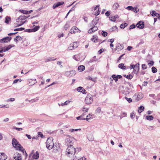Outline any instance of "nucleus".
Masks as SVG:
<instances>
[{"label":"nucleus","instance_id":"e2e57ef3","mask_svg":"<svg viewBox=\"0 0 160 160\" xmlns=\"http://www.w3.org/2000/svg\"><path fill=\"white\" fill-rule=\"evenodd\" d=\"M114 41V39L112 38L108 40V42H110L111 43H112Z\"/></svg>","mask_w":160,"mask_h":160},{"label":"nucleus","instance_id":"79ce46f5","mask_svg":"<svg viewBox=\"0 0 160 160\" xmlns=\"http://www.w3.org/2000/svg\"><path fill=\"white\" fill-rule=\"evenodd\" d=\"M101 110L100 107H98L96 110V113H100Z\"/></svg>","mask_w":160,"mask_h":160},{"label":"nucleus","instance_id":"338daca9","mask_svg":"<svg viewBox=\"0 0 160 160\" xmlns=\"http://www.w3.org/2000/svg\"><path fill=\"white\" fill-rule=\"evenodd\" d=\"M135 114L133 112L131 114L130 117L132 118H133L134 117Z\"/></svg>","mask_w":160,"mask_h":160},{"label":"nucleus","instance_id":"2f4dec72","mask_svg":"<svg viewBox=\"0 0 160 160\" xmlns=\"http://www.w3.org/2000/svg\"><path fill=\"white\" fill-rule=\"evenodd\" d=\"M92 118V115L90 114H89L86 117V118H85V120L87 121H88L89 119Z\"/></svg>","mask_w":160,"mask_h":160},{"label":"nucleus","instance_id":"603ef678","mask_svg":"<svg viewBox=\"0 0 160 160\" xmlns=\"http://www.w3.org/2000/svg\"><path fill=\"white\" fill-rule=\"evenodd\" d=\"M18 81H19V82H21L22 81V80H21V79H15V80L13 82V83H14V84L16 83Z\"/></svg>","mask_w":160,"mask_h":160},{"label":"nucleus","instance_id":"37998d69","mask_svg":"<svg viewBox=\"0 0 160 160\" xmlns=\"http://www.w3.org/2000/svg\"><path fill=\"white\" fill-rule=\"evenodd\" d=\"M25 28H18L15 29L14 30V31H22L24 30Z\"/></svg>","mask_w":160,"mask_h":160},{"label":"nucleus","instance_id":"412c9836","mask_svg":"<svg viewBox=\"0 0 160 160\" xmlns=\"http://www.w3.org/2000/svg\"><path fill=\"white\" fill-rule=\"evenodd\" d=\"M56 59V58H54L53 57H50L48 58H47L45 59V62H48L50 60H55Z\"/></svg>","mask_w":160,"mask_h":160},{"label":"nucleus","instance_id":"9d476101","mask_svg":"<svg viewBox=\"0 0 160 160\" xmlns=\"http://www.w3.org/2000/svg\"><path fill=\"white\" fill-rule=\"evenodd\" d=\"M11 39V37H7L0 40V42H7L10 41Z\"/></svg>","mask_w":160,"mask_h":160},{"label":"nucleus","instance_id":"4be33fe9","mask_svg":"<svg viewBox=\"0 0 160 160\" xmlns=\"http://www.w3.org/2000/svg\"><path fill=\"white\" fill-rule=\"evenodd\" d=\"M144 108L143 106H140L138 108V112L140 113L142 112L144 110Z\"/></svg>","mask_w":160,"mask_h":160},{"label":"nucleus","instance_id":"f03ea898","mask_svg":"<svg viewBox=\"0 0 160 160\" xmlns=\"http://www.w3.org/2000/svg\"><path fill=\"white\" fill-rule=\"evenodd\" d=\"M27 18L26 17L24 16H20L16 20V22L14 23V26L15 27L21 26L24 24L26 21H23Z\"/></svg>","mask_w":160,"mask_h":160},{"label":"nucleus","instance_id":"c03bdc74","mask_svg":"<svg viewBox=\"0 0 160 160\" xmlns=\"http://www.w3.org/2000/svg\"><path fill=\"white\" fill-rule=\"evenodd\" d=\"M102 34L103 37H105L107 36L108 33L106 32L102 31Z\"/></svg>","mask_w":160,"mask_h":160},{"label":"nucleus","instance_id":"9b49d317","mask_svg":"<svg viewBox=\"0 0 160 160\" xmlns=\"http://www.w3.org/2000/svg\"><path fill=\"white\" fill-rule=\"evenodd\" d=\"M14 158L15 160H22V158L21 154L18 153H15L14 156Z\"/></svg>","mask_w":160,"mask_h":160},{"label":"nucleus","instance_id":"4468645a","mask_svg":"<svg viewBox=\"0 0 160 160\" xmlns=\"http://www.w3.org/2000/svg\"><path fill=\"white\" fill-rule=\"evenodd\" d=\"M112 77L113 80H115L116 82H117L118 80V78H121L122 76L120 75H113L112 76Z\"/></svg>","mask_w":160,"mask_h":160},{"label":"nucleus","instance_id":"f704fd0d","mask_svg":"<svg viewBox=\"0 0 160 160\" xmlns=\"http://www.w3.org/2000/svg\"><path fill=\"white\" fill-rule=\"evenodd\" d=\"M77 119L78 120H85V118L83 117V114H82L81 116L77 117Z\"/></svg>","mask_w":160,"mask_h":160},{"label":"nucleus","instance_id":"f257e3e1","mask_svg":"<svg viewBox=\"0 0 160 160\" xmlns=\"http://www.w3.org/2000/svg\"><path fill=\"white\" fill-rule=\"evenodd\" d=\"M66 154L69 157L72 158L76 152V148L72 145H70L67 148Z\"/></svg>","mask_w":160,"mask_h":160},{"label":"nucleus","instance_id":"6e6552de","mask_svg":"<svg viewBox=\"0 0 160 160\" xmlns=\"http://www.w3.org/2000/svg\"><path fill=\"white\" fill-rule=\"evenodd\" d=\"M79 31V29L77 27L73 26L70 29L69 32L71 34L75 33L78 32Z\"/></svg>","mask_w":160,"mask_h":160},{"label":"nucleus","instance_id":"ea45409f","mask_svg":"<svg viewBox=\"0 0 160 160\" xmlns=\"http://www.w3.org/2000/svg\"><path fill=\"white\" fill-rule=\"evenodd\" d=\"M19 11L20 12H21L22 13L26 14H28V11L26 10H20Z\"/></svg>","mask_w":160,"mask_h":160},{"label":"nucleus","instance_id":"6ab92c4d","mask_svg":"<svg viewBox=\"0 0 160 160\" xmlns=\"http://www.w3.org/2000/svg\"><path fill=\"white\" fill-rule=\"evenodd\" d=\"M7 158V156L4 153H0V160H5Z\"/></svg>","mask_w":160,"mask_h":160},{"label":"nucleus","instance_id":"09e8293b","mask_svg":"<svg viewBox=\"0 0 160 160\" xmlns=\"http://www.w3.org/2000/svg\"><path fill=\"white\" fill-rule=\"evenodd\" d=\"M92 29V30L93 31L95 32V31H97L98 29V28L96 26H94L92 28H91Z\"/></svg>","mask_w":160,"mask_h":160},{"label":"nucleus","instance_id":"4d7b16f0","mask_svg":"<svg viewBox=\"0 0 160 160\" xmlns=\"http://www.w3.org/2000/svg\"><path fill=\"white\" fill-rule=\"evenodd\" d=\"M81 129H71L70 130V131L71 132H73L74 131H77L78 130H80Z\"/></svg>","mask_w":160,"mask_h":160},{"label":"nucleus","instance_id":"c9c22d12","mask_svg":"<svg viewBox=\"0 0 160 160\" xmlns=\"http://www.w3.org/2000/svg\"><path fill=\"white\" fill-rule=\"evenodd\" d=\"M127 25H128L127 23H123V24H122L121 25L120 27L121 28H124L125 27H126Z\"/></svg>","mask_w":160,"mask_h":160},{"label":"nucleus","instance_id":"423d86ee","mask_svg":"<svg viewBox=\"0 0 160 160\" xmlns=\"http://www.w3.org/2000/svg\"><path fill=\"white\" fill-rule=\"evenodd\" d=\"M76 74V72L74 70L68 71H66L65 72V75L67 77H71L74 76Z\"/></svg>","mask_w":160,"mask_h":160},{"label":"nucleus","instance_id":"39448f33","mask_svg":"<svg viewBox=\"0 0 160 160\" xmlns=\"http://www.w3.org/2000/svg\"><path fill=\"white\" fill-rule=\"evenodd\" d=\"M93 101L92 95L90 94H88L85 98V102L86 104H89L91 103Z\"/></svg>","mask_w":160,"mask_h":160},{"label":"nucleus","instance_id":"ddd939ff","mask_svg":"<svg viewBox=\"0 0 160 160\" xmlns=\"http://www.w3.org/2000/svg\"><path fill=\"white\" fill-rule=\"evenodd\" d=\"M136 26L137 28L140 29H142L143 28L144 26V22L142 21H140L137 23Z\"/></svg>","mask_w":160,"mask_h":160},{"label":"nucleus","instance_id":"6e6d98bb","mask_svg":"<svg viewBox=\"0 0 160 160\" xmlns=\"http://www.w3.org/2000/svg\"><path fill=\"white\" fill-rule=\"evenodd\" d=\"M125 98L126 100H127L128 102H131L132 101V100L131 98H128L127 97H125Z\"/></svg>","mask_w":160,"mask_h":160},{"label":"nucleus","instance_id":"7c9ffc66","mask_svg":"<svg viewBox=\"0 0 160 160\" xmlns=\"http://www.w3.org/2000/svg\"><path fill=\"white\" fill-rule=\"evenodd\" d=\"M119 7V5L118 3L117 2L115 3L113 6V8L115 9H116L118 8Z\"/></svg>","mask_w":160,"mask_h":160},{"label":"nucleus","instance_id":"4c0bfd02","mask_svg":"<svg viewBox=\"0 0 160 160\" xmlns=\"http://www.w3.org/2000/svg\"><path fill=\"white\" fill-rule=\"evenodd\" d=\"M152 70L153 73H155L157 71V69L154 67H152Z\"/></svg>","mask_w":160,"mask_h":160},{"label":"nucleus","instance_id":"7ed1b4c3","mask_svg":"<svg viewBox=\"0 0 160 160\" xmlns=\"http://www.w3.org/2000/svg\"><path fill=\"white\" fill-rule=\"evenodd\" d=\"M52 138H48L46 143L47 148L49 150L52 149L54 147V143Z\"/></svg>","mask_w":160,"mask_h":160},{"label":"nucleus","instance_id":"13d9d810","mask_svg":"<svg viewBox=\"0 0 160 160\" xmlns=\"http://www.w3.org/2000/svg\"><path fill=\"white\" fill-rule=\"evenodd\" d=\"M136 27V26L135 25L132 24L130 26L129 28L130 29H132Z\"/></svg>","mask_w":160,"mask_h":160},{"label":"nucleus","instance_id":"de8ad7c7","mask_svg":"<svg viewBox=\"0 0 160 160\" xmlns=\"http://www.w3.org/2000/svg\"><path fill=\"white\" fill-rule=\"evenodd\" d=\"M118 29V28L116 26H113L112 28L111 29V31H115L116 30H117Z\"/></svg>","mask_w":160,"mask_h":160},{"label":"nucleus","instance_id":"aec40b11","mask_svg":"<svg viewBox=\"0 0 160 160\" xmlns=\"http://www.w3.org/2000/svg\"><path fill=\"white\" fill-rule=\"evenodd\" d=\"M77 91L79 92H80L83 94L86 93V90L83 89V88L81 87H78L77 89Z\"/></svg>","mask_w":160,"mask_h":160},{"label":"nucleus","instance_id":"a878e982","mask_svg":"<svg viewBox=\"0 0 160 160\" xmlns=\"http://www.w3.org/2000/svg\"><path fill=\"white\" fill-rule=\"evenodd\" d=\"M11 20V18L9 16H7L5 18V22L6 23L8 24L9 21Z\"/></svg>","mask_w":160,"mask_h":160},{"label":"nucleus","instance_id":"8fccbe9b","mask_svg":"<svg viewBox=\"0 0 160 160\" xmlns=\"http://www.w3.org/2000/svg\"><path fill=\"white\" fill-rule=\"evenodd\" d=\"M110 20L112 22H114L116 20H115V18L114 17H109Z\"/></svg>","mask_w":160,"mask_h":160},{"label":"nucleus","instance_id":"cd10ccee","mask_svg":"<svg viewBox=\"0 0 160 160\" xmlns=\"http://www.w3.org/2000/svg\"><path fill=\"white\" fill-rule=\"evenodd\" d=\"M22 38L20 36H17L16 38L14 39V41L17 42L18 41H21L22 40Z\"/></svg>","mask_w":160,"mask_h":160},{"label":"nucleus","instance_id":"0eeeda50","mask_svg":"<svg viewBox=\"0 0 160 160\" xmlns=\"http://www.w3.org/2000/svg\"><path fill=\"white\" fill-rule=\"evenodd\" d=\"M143 95L141 93H139L137 94H136L133 96V98H136V101H138L143 97Z\"/></svg>","mask_w":160,"mask_h":160},{"label":"nucleus","instance_id":"864d4df0","mask_svg":"<svg viewBox=\"0 0 160 160\" xmlns=\"http://www.w3.org/2000/svg\"><path fill=\"white\" fill-rule=\"evenodd\" d=\"M38 136H40L41 138H42L43 136V135L41 132H38Z\"/></svg>","mask_w":160,"mask_h":160},{"label":"nucleus","instance_id":"72a5a7b5","mask_svg":"<svg viewBox=\"0 0 160 160\" xmlns=\"http://www.w3.org/2000/svg\"><path fill=\"white\" fill-rule=\"evenodd\" d=\"M70 102V101L69 100H68L65 102L64 103H63L61 104V105L62 106H63L64 105H67Z\"/></svg>","mask_w":160,"mask_h":160},{"label":"nucleus","instance_id":"1a4fd4ad","mask_svg":"<svg viewBox=\"0 0 160 160\" xmlns=\"http://www.w3.org/2000/svg\"><path fill=\"white\" fill-rule=\"evenodd\" d=\"M139 63H138L136 65H135V67H134V68H133V72L135 74H137L138 72V71L139 69Z\"/></svg>","mask_w":160,"mask_h":160},{"label":"nucleus","instance_id":"49530a36","mask_svg":"<svg viewBox=\"0 0 160 160\" xmlns=\"http://www.w3.org/2000/svg\"><path fill=\"white\" fill-rule=\"evenodd\" d=\"M88 109H89V108H85V107H83L82 108V111L83 112H88Z\"/></svg>","mask_w":160,"mask_h":160},{"label":"nucleus","instance_id":"e433bc0d","mask_svg":"<svg viewBox=\"0 0 160 160\" xmlns=\"http://www.w3.org/2000/svg\"><path fill=\"white\" fill-rule=\"evenodd\" d=\"M97 36L96 35H94L93 36V38H92V41L94 42H96V41L97 40Z\"/></svg>","mask_w":160,"mask_h":160},{"label":"nucleus","instance_id":"680f3d73","mask_svg":"<svg viewBox=\"0 0 160 160\" xmlns=\"http://www.w3.org/2000/svg\"><path fill=\"white\" fill-rule=\"evenodd\" d=\"M154 62L152 61H150L148 63L150 66H152L153 65Z\"/></svg>","mask_w":160,"mask_h":160},{"label":"nucleus","instance_id":"393cba45","mask_svg":"<svg viewBox=\"0 0 160 160\" xmlns=\"http://www.w3.org/2000/svg\"><path fill=\"white\" fill-rule=\"evenodd\" d=\"M118 67L123 70H125L126 68V67L124 65V64L123 63L119 64L118 65Z\"/></svg>","mask_w":160,"mask_h":160},{"label":"nucleus","instance_id":"58836bf2","mask_svg":"<svg viewBox=\"0 0 160 160\" xmlns=\"http://www.w3.org/2000/svg\"><path fill=\"white\" fill-rule=\"evenodd\" d=\"M124 76L126 77V78L128 79H131L132 78V76L130 74L128 75L127 76L126 75H124Z\"/></svg>","mask_w":160,"mask_h":160},{"label":"nucleus","instance_id":"a19ab883","mask_svg":"<svg viewBox=\"0 0 160 160\" xmlns=\"http://www.w3.org/2000/svg\"><path fill=\"white\" fill-rule=\"evenodd\" d=\"M151 14L152 16L154 17L156 16L157 13L155 11H153L151 12Z\"/></svg>","mask_w":160,"mask_h":160},{"label":"nucleus","instance_id":"20e7f679","mask_svg":"<svg viewBox=\"0 0 160 160\" xmlns=\"http://www.w3.org/2000/svg\"><path fill=\"white\" fill-rule=\"evenodd\" d=\"M12 142L13 147L16 148V150L20 149L21 145L16 139L15 138H13L12 139Z\"/></svg>","mask_w":160,"mask_h":160},{"label":"nucleus","instance_id":"2eb2a0df","mask_svg":"<svg viewBox=\"0 0 160 160\" xmlns=\"http://www.w3.org/2000/svg\"><path fill=\"white\" fill-rule=\"evenodd\" d=\"M99 5H97L94 9L95 11H96L95 12V15L96 16L99 15L100 13V11H99Z\"/></svg>","mask_w":160,"mask_h":160},{"label":"nucleus","instance_id":"0e129e2a","mask_svg":"<svg viewBox=\"0 0 160 160\" xmlns=\"http://www.w3.org/2000/svg\"><path fill=\"white\" fill-rule=\"evenodd\" d=\"M26 32H33L32 29H26L25 31Z\"/></svg>","mask_w":160,"mask_h":160},{"label":"nucleus","instance_id":"dca6fc26","mask_svg":"<svg viewBox=\"0 0 160 160\" xmlns=\"http://www.w3.org/2000/svg\"><path fill=\"white\" fill-rule=\"evenodd\" d=\"M73 139L72 138H68L66 140V142L67 144V145H68V144L72 145L73 143L72 140Z\"/></svg>","mask_w":160,"mask_h":160},{"label":"nucleus","instance_id":"3c124183","mask_svg":"<svg viewBox=\"0 0 160 160\" xmlns=\"http://www.w3.org/2000/svg\"><path fill=\"white\" fill-rule=\"evenodd\" d=\"M18 150L21 151L23 152H25L26 155H27V153H26L25 150L22 147V146H21V147H20V149Z\"/></svg>","mask_w":160,"mask_h":160},{"label":"nucleus","instance_id":"bf43d9fd","mask_svg":"<svg viewBox=\"0 0 160 160\" xmlns=\"http://www.w3.org/2000/svg\"><path fill=\"white\" fill-rule=\"evenodd\" d=\"M126 8L128 9L129 10H132L133 9V7H132L131 6H129L128 7Z\"/></svg>","mask_w":160,"mask_h":160},{"label":"nucleus","instance_id":"b1692460","mask_svg":"<svg viewBox=\"0 0 160 160\" xmlns=\"http://www.w3.org/2000/svg\"><path fill=\"white\" fill-rule=\"evenodd\" d=\"M39 156V154L38 152H36L33 155L32 157L34 159H38Z\"/></svg>","mask_w":160,"mask_h":160},{"label":"nucleus","instance_id":"a211bd4d","mask_svg":"<svg viewBox=\"0 0 160 160\" xmlns=\"http://www.w3.org/2000/svg\"><path fill=\"white\" fill-rule=\"evenodd\" d=\"M28 82H29L28 84H29L30 86L33 85L37 83L36 79H29Z\"/></svg>","mask_w":160,"mask_h":160},{"label":"nucleus","instance_id":"f3484780","mask_svg":"<svg viewBox=\"0 0 160 160\" xmlns=\"http://www.w3.org/2000/svg\"><path fill=\"white\" fill-rule=\"evenodd\" d=\"M64 3V2H58L56 4H54L53 6V9H55L57 7L63 5Z\"/></svg>","mask_w":160,"mask_h":160},{"label":"nucleus","instance_id":"5fc2aeb1","mask_svg":"<svg viewBox=\"0 0 160 160\" xmlns=\"http://www.w3.org/2000/svg\"><path fill=\"white\" fill-rule=\"evenodd\" d=\"M142 68L143 69H145L147 68V66L145 64H142Z\"/></svg>","mask_w":160,"mask_h":160},{"label":"nucleus","instance_id":"5701e85b","mask_svg":"<svg viewBox=\"0 0 160 160\" xmlns=\"http://www.w3.org/2000/svg\"><path fill=\"white\" fill-rule=\"evenodd\" d=\"M85 68L83 65H80L78 67V70L80 72H82L85 69Z\"/></svg>","mask_w":160,"mask_h":160},{"label":"nucleus","instance_id":"bb28decb","mask_svg":"<svg viewBox=\"0 0 160 160\" xmlns=\"http://www.w3.org/2000/svg\"><path fill=\"white\" fill-rule=\"evenodd\" d=\"M154 118L152 116H147L146 117V118L148 120H152Z\"/></svg>","mask_w":160,"mask_h":160},{"label":"nucleus","instance_id":"a18cd8bd","mask_svg":"<svg viewBox=\"0 0 160 160\" xmlns=\"http://www.w3.org/2000/svg\"><path fill=\"white\" fill-rule=\"evenodd\" d=\"M72 46L74 48H76L78 47V43L77 42H73Z\"/></svg>","mask_w":160,"mask_h":160},{"label":"nucleus","instance_id":"052dcab7","mask_svg":"<svg viewBox=\"0 0 160 160\" xmlns=\"http://www.w3.org/2000/svg\"><path fill=\"white\" fill-rule=\"evenodd\" d=\"M74 49V47H73V46L72 45L68 47V49L69 50H72L73 49Z\"/></svg>","mask_w":160,"mask_h":160},{"label":"nucleus","instance_id":"473e14b6","mask_svg":"<svg viewBox=\"0 0 160 160\" xmlns=\"http://www.w3.org/2000/svg\"><path fill=\"white\" fill-rule=\"evenodd\" d=\"M70 25L69 23H67L64 26V29L65 30H67L69 27Z\"/></svg>","mask_w":160,"mask_h":160},{"label":"nucleus","instance_id":"c85d7f7f","mask_svg":"<svg viewBox=\"0 0 160 160\" xmlns=\"http://www.w3.org/2000/svg\"><path fill=\"white\" fill-rule=\"evenodd\" d=\"M39 99L37 97L34 99H32L30 100H29L28 102H31L32 103H33V102H34L38 101L39 100Z\"/></svg>","mask_w":160,"mask_h":160},{"label":"nucleus","instance_id":"f8f14e48","mask_svg":"<svg viewBox=\"0 0 160 160\" xmlns=\"http://www.w3.org/2000/svg\"><path fill=\"white\" fill-rule=\"evenodd\" d=\"M124 48V47L123 45H122L120 43H118L117 44L116 48L115 50H117L118 52H119Z\"/></svg>","mask_w":160,"mask_h":160},{"label":"nucleus","instance_id":"774afa93","mask_svg":"<svg viewBox=\"0 0 160 160\" xmlns=\"http://www.w3.org/2000/svg\"><path fill=\"white\" fill-rule=\"evenodd\" d=\"M14 129H16V130H19V131H20V130H21L22 129L21 128H17V127H14V128H13Z\"/></svg>","mask_w":160,"mask_h":160},{"label":"nucleus","instance_id":"c756f323","mask_svg":"<svg viewBox=\"0 0 160 160\" xmlns=\"http://www.w3.org/2000/svg\"><path fill=\"white\" fill-rule=\"evenodd\" d=\"M33 26H35V27L33 28L32 29V32H35L37 31L40 28V26H35L34 25Z\"/></svg>","mask_w":160,"mask_h":160},{"label":"nucleus","instance_id":"69168bd1","mask_svg":"<svg viewBox=\"0 0 160 160\" xmlns=\"http://www.w3.org/2000/svg\"><path fill=\"white\" fill-rule=\"evenodd\" d=\"M97 22H96L95 20H93L92 22V25H95L97 23Z\"/></svg>","mask_w":160,"mask_h":160}]
</instances>
